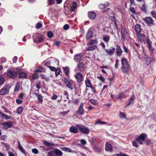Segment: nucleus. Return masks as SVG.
Instances as JSON below:
<instances>
[{
	"label": "nucleus",
	"instance_id": "nucleus-61",
	"mask_svg": "<svg viewBox=\"0 0 156 156\" xmlns=\"http://www.w3.org/2000/svg\"><path fill=\"white\" fill-rule=\"evenodd\" d=\"M69 28V26L68 24H65L63 27V28L65 30H67Z\"/></svg>",
	"mask_w": 156,
	"mask_h": 156
},
{
	"label": "nucleus",
	"instance_id": "nucleus-50",
	"mask_svg": "<svg viewBox=\"0 0 156 156\" xmlns=\"http://www.w3.org/2000/svg\"><path fill=\"white\" fill-rule=\"evenodd\" d=\"M98 78L101 80L102 82H104L105 81V78L103 77L101 75H100L99 76L97 77Z\"/></svg>",
	"mask_w": 156,
	"mask_h": 156
},
{
	"label": "nucleus",
	"instance_id": "nucleus-25",
	"mask_svg": "<svg viewBox=\"0 0 156 156\" xmlns=\"http://www.w3.org/2000/svg\"><path fill=\"white\" fill-rule=\"evenodd\" d=\"M60 149L66 152H71L72 151V150L70 148L66 147H61Z\"/></svg>",
	"mask_w": 156,
	"mask_h": 156
},
{
	"label": "nucleus",
	"instance_id": "nucleus-32",
	"mask_svg": "<svg viewBox=\"0 0 156 156\" xmlns=\"http://www.w3.org/2000/svg\"><path fill=\"white\" fill-rule=\"evenodd\" d=\"M106 122H103L99 119H98L94 123L95 125L99 124L100 125H104L106 123Z\"/></svg>",
	"mask_w": 156,
	"mask_h": 156
},
{
	"label": "nucleus",
	"instance_id": "nucleus-46",
	"mask_svg": "<svg viewBox=\"0 0 156 156\" xmlns=\"http://www.w3.org/2000/svg\"><path fill=\"white\" fill-rule=\"evenodd\" d=\"M23 111V108L22 107H19L18 108L17 110V112L19 114H21Z\"/></svg>",
	"mask_w": 156,
	"mask_h": 156
},
{
	"label": "nucleus",
	"instance_id": "nucleus-51",
	"mask_svg": "<svg viewBox=\"0 0 156 156\" xmlns=\"http://www.w3.org/2000/svg\"><path fill=\"white\" fill-rule=\"evenodd\" d=\"M47 35L49 38H51L53 36V34L51 31H49L48 32Z\"/></svg>",
	"mask_w": 156,
	"mask_h": 156
},
{
	"label": "nucleus",
	"instance_id": "nucleus-3",
	"mask_svg": "<svg viewBox=\"0 0 156 156\" xmlns=\"http://www.w3.org/2000/svg\"><path fill=\"white\" fill-rule=\"evenodd\" d=\"M76 126L78 128L79 131L83 133L87 134L90 132L89 129L84 125L76 124Z\"/></svg>",
	"mask_w": 156,
	"mask_h": 156
},
{
	"label": "nucleus",
	"instance_id": "nucleus-59",
	"mask_svg": "<svg viewBox=\"0 0 156 156\" xmlns=\"http://www.w3.org/2000/svg\"><path fill=\"white\" fill-rule=\"evenodd\" d=\"M97 42L96 40H91L89 42L90 45H91L93 44H97Z\"/></svg>",
	"mask_w": 156,
	"mask_h": 156
},
{
	"label": "nucleus",
	"instance_id": "nucleus-26",
	"mask_svg": "<svg viewBox=\"0 0 156 156\" xmlns=\"http://www.w3.org/2000/svg\"><path fill=\"white\" fill-rule=\"evenodd\" d=\"M145 63L147 65H149L151 62V58L148 57H146L144 58Z\"/></svg>",
	"mask_w": 156,
	"mask_h": 156
},
{
	"label": "nucleus",
	"instance_id": "nucleus-53",
	"mask_svg": "<svg viewBox=\"0 0 156 156\" xmlns=\"http://www.w3.org/2000/svg\"><path fill=\"white\" fill-rule=\"evenodd\" d=\"M121 33L122 38L124 39L125 38V37L124 30L122 29L121 30Z\"/></svg>",
	"mask_w": 156,
	"mask_h": 156
},
{
	"label": "nucleus",
	"instance_id": "nucleus-11",
	"mask_svg": "<svg viewBox=\"0 0 156 156\" xmlns=\"http://www.w3.org/2000/svg\"><path fill=\"white\" fill-rule=\"evenodd\" d=\"M144 20L148 25L150 26L151 24H153V20L150 17H148L144 18Z\"/></svg>",
	"mask_w": 156,
	"mask_h": 156
},
{
	"label": "nucleus",
	"instance_id": "nucleus-16",
	"mask_svg": "<svg viewBox=\"0 0 156 156\" xmlns=\"http://www.w3.org/2000/svg\"><path fill=\"white\" fill-rule=\"evenodd\" d=\"M13 122L12 121H9L7 122H5L3 123V125L4 128L5 129H7L11 128L12 126Z\"/></svg>",
	"mask_w": 156,
	"mask_h": 156
},
{
	"label": "nucleus",
	"instance_id": "nucleus-5",
	"mask_svg": "<svg viewBox=\"0 0 156 156\" xmlns=\"http://www.w3.org/2000/svg\"><path fill=\"white\" fill-rule=\"evenodd\" d=\"M147 136V135L146 134L142 133L136 138V140L139 144H143V142L145 140Z\"/></svg>",
	"mask_w": 156,
	"mask_h": 156
},
{
	"label": "nucleus",
	"instance_id": "nucleus-54",
	"mask_svg": "<svg viewBox=\"0 0 156 156\" xmlns=\"http://www.w3.org/2000/svg\"><path fill=\"white\" fill-rule=\"evenodd\" d=\"M7 60L6 58L5 57H2L0 59V62L1 63H4Z\"/></svg>",
	"mask_w": 156,
	"mask_h": 156
},
{
	"label": "nucleus",
	"instance_id": "nucleus-28",
	"mask_svg": "<svg viewBox=\"0 0 156 156\" xmlns=\"http://www.w3.org/2000/svg\"><path fill=\"white\" fill-rule=\"evenodd\" d=\"M54 152L58 156H62V152L57 149H55Z\"/></svg>",
	"mask_w": 156,
	"mask_h": 156
},
{
	"label": "nucleus",
	"instance_id": "nucleus-43",
	"mask_svg": "<svg viewBox=\"0 0 156 156\" xmlns=\"http://www.w3.org/2000/svg\"><path fill=\"white\" fill-rule=\"evenodd\" d=\"M151 14L153 18L156 19V11L152 10L151 12Z\"/></svg>",
	"mask_w": 156,
	"mask_h": 156
},
{
	"label": "nucleus",
	"instance_id": "nucleus-4",
	"mask_svg": "<svg viewBox=\"0 0 156 156\" xmlns=\"http://www.w3.org/2000/svg\"><path fill=\"white\" fill-rule=\"evenodd\" d=\"M34 41V42L40 43L43 41V37L39 33L35 34L33 36Z\"/></svg>",
	"mask_w": 156,
	"mask_h": 156
},
{
	"label": "nucleus",
	"instance_id": "nucleus-37",
	"mask_svg": "<svg viewBox=\"0 0 156 156\" xmlns=\"http://www.w3.org/2000/svg\"><path fill=\"white\" fill-rule=\"evenodd\" d=\"M119 116L120 118L122 119H126V115L125 113L124 112H119Z\"/></svg>",
	"mask_w": 156,
	"mask_h": 156
},
{
	"label": "nucleus",
	"instance_id": "nucleus-30",
	"mask_svg": "<svg viewBox=\"0 0 156 156\" xmlns=\"http://www.w3.org/2000/svg\"><path fill=\"white\" fill-rule=\"evenodd\" d=\"M135 30L138 33L140 32L141 31V28L139 24H137L135 26Z\"/></svg>",
	"mask_w": 156,
	"mask_h": 156
},
{
	"label": "nucleus",
	"instance_id": "nucleus-12",
	"mask_svg": "<svg viewBox=\"0 0 156 156\" xmlns=\"http://www.w3.org/2000/svg\"><path fill=\"white\" fill-rule=\"evenodd\" d=\"M116 54L118 57H120L122 55V51L119 45L117 44L116 45Z\"/></svg>",
	"mask_w": 156,
	"mask_h": 156
},
{
	"label": "nucleus",
	"instance_id": "nucleus-31",
	"mask_svg": "<svg viewBox=\"0 0 156 156\" xmlns=\"http://www.w3.org/2000/svg\"><path fill=\"white\" fill-rule=\"evenodd\" d=\"M109 3L107 2L105 4H100L99 5V7L100 9H104L108 6Z\"/></svg>",
	"mask_w": 156,
	"mask_h": 156
},
{
	"label": "nucleus",
	"instance_id": "nucleus-9",
	"mask_svg": "<svg viewBox=\"0 0 156 156\" xmlns=\"http://www.w3.org/2000/svg\"><path fill=\"white\" fill-rule=\"evenodd\" d=\"M75 77L77 82L80 83L83 80V77L82 74L78 73L75 75Z\"/></svg>",
	"mask_w": 156,
	"mask_h": 156
},
{
	"label": "nucleus",
	"instance_id": "nucleus-20",
	"mask_svg": "<svg viewBox=\"0 0 156 156\" xmlns=\"http://www.w3.org/2000/svg\"><path fill=\"white\" fill-rule=\"evenodd\" d=\"M77 66L80 73L84 72V67L83 63L81 62H79L77 65Z\"/></svg>",
	"mask_w": 156,
	"mask_h": 156
},
{
	"label": "nucleus",
	"instance_id": "nucleus-18",
	"mask_svg": "<svg viewBox=\"0 0 156 156\" xmlns=\"http://www.w3.org/2000/svg\"><path fill=\"white\" fill-rule=\"evenodd\" d=\"M135 98V97L134 95H132L128 101V102L127 104L125 105V107H127L131 104L133 103L134 101Z\"/></svg>",
	"mask_w": 156,
	"mask_h": 156
},
{
	"label": "nucleus",
	"instance_id": "nucleus-60",
	"mask_svg": "<svg viewBox=\"0 0 156 156\" xmlns=\"http://www.w3.org/2000/svg\"><path fill=\"white\" fill-rule=\"evenodd\" d=\"M80 142L83 145H86L87 144L86 141L84 139H81L80 140Z\"/></svg>",
	"mask_w": 156,
	"mask_h": 156
},
{
	"label": "nucleus",
	"instance_id": "nucleus-36",
	"mask_svg": "<svg viewBox=\"0 0 156 156\" xmlns=\"http://www.w3.org/2000/svg\"><path fill=\"white\" fill-rule=\"evenodd\" d=\"M93 32L91 31H89L87 34V38L90 39L92 37Z\"/></svg>",
	"mask_w": 156,
	"mask_h": 156
},
{
	"label": "nucleus",
	"instance_id": "nucleus-58",
	"mask_svg": "<svg viewBox=\"0 0 156 156\" xmlns=\"http://www.w3.org/2000/svg\"><path fill=\"white\" fill-rule=\"evenodd\" d=\"M130 11L133 14H136V12L135 11L133 7H131L129 9Z\"/></svg>",
	"mask_w": 156,
	"mask_h": 156
},
{
	"label": "nucleus",
	"instance_id": "nucleus-17",
	"mask_svg": "<svg viewBox=\"0 0 156 156\" xmlns=\"http://www.w3.org/2000/svg\"><path fill=\"white\" fill-rule=\"evenodd\" d=\"M105 150L106 151H111L112 150V145L108 142L106 143L105 145Z\"/></svg>",
	"mask_w": 156,
	"mask_h": 156
},
{
	"label": "nucleus",
	"instance_id": "nucleus-14",
	"mask_svg": "<svg viewBox=\"0 0 156 156\" xmlns=\"http://www.w3.org/2000/svg\"><path fill=\"white\" fill-rule=\"evenodd\" d=\"M78 128L77 127L74 126H71L69 128V132L73 133H76L78 132Z\"/></svg>",
	"mask_w": 156,
	"mask_h": 156
},
{
	"label": "nucleus",
	"instance_id": "nucleus-2",
	"mask_svg": "<svg viewBox=\"0 0 156 156\" xmlns=\"http://www.w3.org/2000/svg\"><path fill=\"white\" fill-rule=\"evenodd\" d=\"M17 75L18 71L16 69H9L7 71V75L11 78L14 79L17 76Z\"/></svg>",
	"mask_w": 156,
	"mask_h": 156
},
{
	"label": "nucleus",
	"instance_id": "nucleus-47",
	"mask_svg": "<svg viewBox=\"0 0 156 156\" xmlns=\"http://www.w3.org/2000/svg\"><path fill=\"white\" fill-rule=\"evenodd\" d=\"M38 100L39 102L42 103L43 102V97L41 94L38 95Z\"/></svg>",
	"mask_w": 156,
	"mask_h": 156
},
{
	"label": "nucleus",
	"instance_id": "nucleus-40",
	"mask_svg": "<svg viewBox=\"0 0 156 156\" xmlns=\"http://www.w3.org/2000/svg\"><path fill=\"white\" fill-rule=\"evenodd\" d=\"M97 47V46L96 45H94L92 46H90L88 47L87 48L88 51L93 50L95 49Z\"/></svg>",
	"mask_w": 156,
	"mask_h": 156
},
{
	"label": "nucleus",
	"instance_id": "nucleus-38",
	"mask_svg": "<svg viewBox=\"0 0 156 156\" xmlns=\"http://www.w3.org/2000/svg\"><path fill=\"white\" fill-rule=\"evenodd\" d=\"M140 9L144 12H146L147 11L146 5L145 4H143L140 8Z\"/></svg>",
	"mask_w": 156,
	"mask_h": 156
},
{
	"label": "nucleus",
	"instance_id": "nucleus-34",
	"mask_svg": "<svg viewBox=\"0 0 156 156\" xmlns=\"http://www.w3.org/2000/svg\"><path fill=\"white\" fill-rule=\"evenodd\" d=\"M51 62L50 59L48 58L45 61L44 65L48 67V66H49V65L51 64Z\"/></svg>",
	"mask_w": 156,
	"mask_h": 156
},
{
	"label": "nucleus",
	"instance_id": "nucleus-21",
	"mask_svg": "<svg viewBox=\"0 0 156 156\" xmlns=\"http://www.w3.org/2000/svg\"><path fill=\"white\" fill-rule=\"evenodd\" d=\"M88 17L91 19H94L96 17V14L94 12L89 11L88 13Z\"/></svg>",
	"mask_w": 156,
	"mask_h": 156
},
{
	"label": "nucleus",
	"instance_id": "nucleus-13",
	"mask_svg": "<svg viewBox=\"0 0 156 156\" xmlns=\"http://www.w3.org/2000/svg\"><path fill=\"white\" fill-rule=\"evenodd\" d=\"M64 79V82L66 85V87L70 90H72L73 88L70 81L66 77H65Z\"/></svg>",
	"mask_w": 156,
	"mask_h": 156
},
{
	"label": "nucleus",
	"instance_id": "nucleus-41",
	"mask_svg": "<svg viewBox=\"0 0 156 156\" xmlns=\"http://www.w3.org/2000/svg\"><path fill=\"white\" fill-rule=\"evenodd\" d=\"M138 141L136 140V139L135 140L133 141L132 143L133 145V146L137 147H138V145L137 143Z\"/></svg>",
	"mask_w": 156,
	"mask_h": 156
},
{
	"label": "nucleus",
	"instance_id": "nucleus-56",
	"mask_svg": "<svg viewBox=\"0 0 156 156\" xmlns=\"http://www.w3.org/2000/svg\"><path fill=\"white\" fill-rule=\"evenodd\" d=\"M124 95H125V94L123 93H121L119 95V96L118 98V99H119L123 98L124 96Z\"/></svg>",
	"mask_w": 156,
	"mask_h": 156
},
{
	"label": "nucleus",
	"instance_id": "nucleus-7",
	"mask_svg": "<svg viewBox=\"0 0 156 156\" xmlns=\"http://www.w3.org/2000/svg\"><path fill=\"white\" fill-rule=\"evenodd\" d=\"M9 88L8 86H4L0 90V95H3L8 93Z\"/></svg>",
	"mask_w": 156,
	"mask_h": 156
},
{
	"label": "nucleus",
	"instance_id": "nucleus-10",
	"mask_svg": "<svg viewBox=\"0 0 156 156\" xmlns=\"http://www.w3.org/2000/svg\"><path fill=\"white\" fill-rule=\"evenodd\" d=\"M138 38L140 42L147 43V38L146 39V35L144 34H140L138 35Z\"/></svg>",
	"mask_w": 156,
	"mask_h": 156
},
{
	"label": "nucleus",
	"instance_id": "nucleus-8",
	"mask_svg": "<svg viewBox=\"0 0 156 156\" xmlns=\"http://www.w3.org/2000/svg\"><path fill=\"white\" fill-rule=\"evenodd\" d=\"M84 109L83 108V104L81 103L78 110L76 111V115H83L84 113Z\"/></svg>",
	"mask_w": 156,
	"mask_h": 156
},
{
	"label": "nucleus",
	"instance_id": "nucleus-49",
	"mask_svg": "<svg viewBox=\"0 0 156 156\" xmlns=\"http://www.w3.org/2000/svg\"><path fill=\"white\" fill-rule=\"evenodd\" d=\"M54 153V150L49 151L48 153L47 156H53Z\"/></svg>",
	"mask_w": 156,
	"mask_h": 156
},
{
	"label": "nucleus",
	"instance_id": "nucleus-39",
	"mask_svg": "<svg viewBox=\"0 0 156 156\" xmlns=\"http://www.w3.org/2000/svg\"><path fill=\"white\" fill-rule=\"evenodd\" d=\"M35 70L34 71L35 73H41L42 72V70L40 67H37L35 68Z\"/></svg>",
	"mask_w": 156,
	"mask_h": 156
},
{
	"label": "nucleus",
	"instance_id": "nucleus-35",
	"mask_svg": "<svg viewBox=\"0 0 156 156\" xmlns=\"http://www.w3.org/2000/svg\"><path fill=\"white\" fill-rule=\"evenodd\" d=\"M93 149L94 151L97 152H101V148L100 147L95 146L93 147Z\"/></svg>",
	"mask_w": 156,
	"mask_h": 156
},
{
	"label": "nucleus",
	"instance_id": "nucleus-27",
	"mask_svg": "<svg viewBox=\"0 0 156 156\" xmlns=\"http://www.w3.org/2000/svg\"><path fill=\"white\" fill-rule=\"evenodd\" d=\"M43 143L44 144L47 146H55V144L50 142H47L45 141H43Z\"/></svg>",
	"mask_w": 156,
	"mask_h": 156
},
{
	"label": "nucleus",
	"instance_id": "nucleus-19",
	"mask_svg": "<svg viewBox=\"0 0 156 156\" xmlns=\"http://www.w3.org/2000/svg\"><path fill=\"white\" fill-rule=\"evenodd\" d=\"M18 147L21 152L24 154H26V153L25 150L23 148L22 145L20 144V142L19 140L17 141Z\"/></svg>",
	"mask_w": 156,
	"mask_h": 156
},
{
	"label": "nucleus",
	"instance_id": "nucleus-1",
	"mask_svg": "<svg viewBox=\"0 0 156 156\" xmlns=\"http://www.w3.org/2000/svg\"><path fill=\"white\" fill-rule=\"evenodd\" d=\"M122 66L121 69L123 73H128L130 70V66L127 59L125 57H122L121 58Z\"/></svg>",
	"mask_w": 156,
	"mask_h": 156
},
{
	"label": "nucleus",
	"instance_id": "nucleus-6",
	"mask_svg": "<svg viewBox=\"0 0 156 156\" xmlns=\"http://www.w3.org/2000/svg\"><path fill=\"white\" fill-rule=\"evenodd\" d=\"M146 41L147 43V47L150 51L151 55L152 54H153V53L154 50V48L151 46L152 42L148 37L147 38Z\"/></svg>",
	"mask_w": 156,
	"mask_h": 156
},
{
	"label": "nucleus",
	"instance_id": "nucleus-55",
	"mask_svg": "<svg viewBox=\"0 0 156 156\" xmlns=\"http://www.w3.org/2000/svg\"><path fill=\"white\" fill-rule=\"evenodd\" d=\"M69 110H68L66 111L61 112L60 114L61 115H62L64 116L66 115L67 114L69 113Z\"/></svg>",
	"mask_w": 156,
	"mask_h": 156
},
{
	"label": "nucleus",
	"instance_id": "nucleus-44",
	"mask_svg": "<svg viewBox=\"0 0 156 156\" xmlns=\"http://www.w3.org/2000/svg\"><path fill=\"white\" fill-rule=\"evenodd\" d=\"M55 76H57L59 74H60L61 72V70L60 69H55Z\"/></svg>",
	"mask_w": 156,
	"mask_h": 156
},
{
	"label": "nucleus",
	"instance_id": "nucleus-23",
	"mask_svg": "<svg viewBox=\"0 0 156 156\" xmlns=\"http://www.w3.org/2000/svg\"><path fill=\"white\" fill-rule=\"evenodd\" d=\"M62 69L63 70L66 76L67 77H69V69L68 67H62Z\"/></svg>",
	"mask_w": 156,
	"mask_h": 156
},
{
	"label": "nucleus",
	"instance_id": "nucleus-42",
	"mask_svg": "<svg viewBox=\"0 0 156 156\" xmlns=\"http://www.w3.org/2000/svg\"><path fill=\"white\" fill-rule=\"evenodd\" d=\"M20 87V83L18 82L16 83L14 91L15 92H17L19 90Z\"/></svg>",
	"mask_w": 156,
	"mask_h": 156
},
{
	"label": "nucleus",
	"instance_id": "nucleus-57",
	"mask_svg": "<svg viewBox=\"0 0 156 156\" xmlns=\"http://www.w3.org/2000/svg\"><path fill=\"white\" fill-rule=\"evenodd\" d=\"M32 152L34 154H37L38 153V150L36 148H33L32 149Z\"/></svg>",
	"mask_w": 156,
	"mask_h": 156
},
{
	"label": "nucleus",
	"instance_id": "nucleus-24",
	"mask_svg": "<svg viewBox=\"0 0 156 156\" xmlns=\"http://www.w3.org/2000/svg\"><path fill=\"white\" fill-rule=\"evenodd\" d=\"M86 87H89L92 86L91 81L87 78L85 81Z\"/></svg>",
	"mask_w": 156,
	"mask_h": 156
},
{
	"label": "nucleus",
	"instance_id": "nucleus-29",
	"mask_svg": "<svg viewBox=\"0 0 156 156\" xmlns=\"http://www.w3.org/2000/svg\"><path fill=\"white\" fill-rule=\"evenodd\" d=\"M110 37L108 35H106L103 37V40L106 43H107L110 40Z\"/></svg>",
	"mask_w": 156,
	"mask_h": 156
},
{
	"label": "nucleus",
	"instance_id": "nucleus-45",
	"mask_svg": "<svg viewBox=\"0 0 156 156\" xmlns=\"http://www.w3.org/2000/svg\"><path fill=\"white\" fill-rule=\"evenodd\" d=\"M5 81V79L0 75V86L3 84Z\"/></svg>",
	"mask_w": 156,
	"mask_h": 156
},
{
	"label": "nucleus",
	"instance_id": "nucleus-62",
	"mask_svg": "<svg viewBox=\"0 0 156 156\" xmlns=\"http://www.w3.org/2000/svg\"><path fill=\"white\" fill-rule=\"evenodd\" d=\"M18 58L16 56H15L12 59V62L13 63H15L17 61Z\"/></svg>",
	"mask_w": 156,
	"mask_h": 156
},
{
	"label": "nucleus",
	"instance_id": "nucleus-64",
	"mask_svg": "<svg viewBox=\"0 0 156 156\" xmlns=\"http://www.w3.org/2000/svg\"><path fill=\"white\" fill-rule=\"evenodd\" d=\"M123 50H124V51L126 53H127L128 52V49L127 48L126 46L124 45L123 46Z\"/></svg>",
	"mask_w": 156,
	"mask_h": 156
},
{
	"label": "nucleus",
	"instance_id": "nucleus-52",
	"mask_svg": "<svg viewBox=\"0 0 156 156\" xmlns=\"http://www.w3.org/2000/svg\"><path fill=\"white\" fill-rule=\"evenodd\" d=\"M7 115L3 113L2 112H0V116H2V118L4 119H5Z\"/></svg>",
	"mask_w": 156,
	"mask_h": 156
},
{
	"label": "nucleus",
	"instance_id": "nucleus-22",
	"mask_svg": "<svg viewBox=\"0 0 156 156\" xmlns=\"http://www.w3.org/2000/svg\"><path fill=\"white\" fill-rule=\"evenodd\" d=\"M81 56L80 54H77L74 56V60L75 62H78L81 61Z\"/></svg>",
	"mask_w": 156,
	"mask_h": 156
},
{
	"label": "nucleus",
	"instance_id": "nucleus-48",
	"mask_svg": "<svg viewBox=\"0 0 156 156\" xmlns=\"http://www.w3.org/2000/svg\"><path fill=\"white\" fill-rule=\"evenodd\" d=\"M119 65V61L118 59H116L115 60V69H118Z\"/></svg>",
	"mask_w": 156,
	"mask_h": 156
},
{
	"label": "nucleus",
	"instance_id": "nucleus-33",
	"mask_svg": "<svg viewBox=\"0 0 156 156\" xmlns=\"http://www.w3.org/2000/svg\"><path fill=\"white\" fill-rule=\"evenodd\" d=\"M20 78H26L27 77V74L24 72L21 73L19 74Z\"/></svg>",
	"mask_w": 156,
	"mask_h": 156
},
{
	"label": "nucleus",
	"instance_id": "nucleus-63",
	"mask_svg": "<svg viewBox=\"0 0 156 156\" xmlns=\"http://www.w3.org/2000/svg\"><path fill=\"white\" fill-rule=\"evenodd\" d=\"M16 102L18 104H21L23 102V101L20 99H17L16 100Z\"/></svg>",
	"mask_w": 156,
	"mask_h": 156
},
{
	"label": "nucleus",
	"instance_id": "nucleus-15",
	"mask_svg": "<svg viewBox=\"0 0 156 156\" xmlns=\"http://www.w3.org/2000/svg\"><path fill=\"white\" fill-rule=\"evenodd\" d=\"M106 52L109 55H112L114 53L115 51V49L114 48L111 47L110 49H106Z\"/></svg>",
	"mask_w": 156,
	"mask_h": 156
}]
</instances>
